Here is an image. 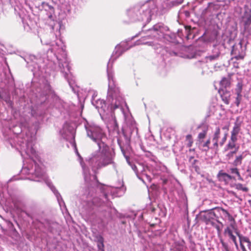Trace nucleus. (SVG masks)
Returning <instances> with one entry per match:
<instances>
[{
  "label": "nucleus",
  "instance_id": "nucleus-1",
  "mask_svg": "<svg viewBox=\"0 0 251 251\" xmlns=\"http://www.w3.org/2000/svg\"><path fill=\"white\" fill-rule=\"evenodd\" d=\"M13 132L17 134L14 138L16 148L24 158L25 166L21 170L22 174L30 175L28 178L34 181L44 180L56 196L60 207L66 208L61 195L52 183L47 180L44 170L39 163L38 155L34 148L35 133H31L25 127L20 126H15Z\"/></svg>",
  "mask_w": 251,
  "mask_h": 251
},
{
  "label": "nucleus",
  "instance_id": "nucleus-2",
  "mask_svg": "<svg viewBox=\"0 0 251 251\" xmlns=\"http://www.w3.org/2000/svg\"><path fill=\"white\" fill-rule=\"evenodd\" d=\"M87 135L93 141L97 143L98 149L93 152L86 162L95 173L97 170L112 165L116 170V164L114 162L115 153L105 142L106 137L102 129L94 124H87L85 126Z\"/></svg>",
  "mask_w": 251,
  "mask_h": 251
},
{
  "label": "nucleus",
  "instance_id": "nucleus-3",
  "mask_svg": "<svg viewBox=\"0 0 251 251\" xmlns=\"http://www.w3.org/2000/svg\"><path fill=\"white\" fill-rule=\"evenodd\" d=\"M111 61L113 62L112 60H109L107 65V70L108 80L107 101L109 105L107 107L105 102L103 100H98L95 101V104L94 103V101H92L93 104L95 105L97 109H101L104 112L106 113L111 112L113 110L117 108H120L123 112V106L126 105L120 92L119 88L116 87L113 73L109 68L110 62Z\"/></svg>",
  "mask_w": 251,
  "mask_h": 251
},
{
  "label": "nucleus",
  "instance_id": "nucleus-4",
  "mask_svg": "<svg viewBox=\"0 0 251 251\" xmlns=\"http://www.w3.org/2000/svg\"><path fill=\"white\" fill-rule=\"evenodd\" d=\"M168 28L162 23H157L154 25L152 28L147 31V35L142 37L139 40L136 41L133 45H130L126 42H121L117 45L113 51L110 61H114L118 57L121 56L123 52L128 50L132 47L140 45H148L149 46H154L153 42L145 41L147 39H153L157 41H161L166 36L165 32L168 30Z\"/></svg>",
  "mask_w": 251,
  "mask_h": 251
},
{
  "label": "nucleus",
  "instance_id": "nucleus-5",
  "mask_svg": "<svg viewBox=\"0 0 251 251\" xmlns=\"http://www.w3.org/2000/svg\"><path fill=\"white\" fill-rule=\"evenodd\" d=\"M45 44L50 45L48 53L50 51L53 52L58 60L61 72L65 78L69 81L70 75V66L68 59L65 51V46L61 39H57L55 42H45Z\"/></svg>",
  "mask_w": 251,
  "mask_h": 251
},
{
  "label": "nucleus",
  "instance_id": "nucleus-6",
  "mask_svg": "<svg viewBox=\"0 0 251 251\" xmlns=\"http://www.w3.org/2000/svg\"><path fill=\"white\" fill-rule=\"evenodd\" d=\"M155 7L153 0H149L128 10L127 15L131 22L143 21L148 24L151 21L152 10Z\"/></svg>",
  "mask_w": 251,
  "mask_h": 251
},
{
  "label": "nucleus",
  "instance_id": "nucleus-7",
  "mask_svg": "<svg viewBox=\"0 0 251 251\" xmlns=\"http://www.w3.org/2000/svg\"><path fill=\"white\" fill-rule=\"evenodd\" d=\"M60 134L62 137V138H64V139L66 140L71 139L73 140V145L74 147L75 152L78 157V160L82 167L85 181L86 182L88 183L89 182V181L91 179V178H92L93 179H96V176L90 175L89 169L86 166L85 164L82 162V158L81 157L79 153H78V151L76 149L75 144L74 143V137L73 135V130L68 126V124H65L64 125L62 129L60 131Z\"/></svg>",
  "mask_w": 251,
  "mask_h": 251
},
{
  "label": "nucleus",
  "instance_id": "nucleus-8",
  "mask_svg": "<svg viewBox=\"0 0 251 251\" xmlns=\"http://www.w3.org/2000/svg\"><path fill=\"white\" fill-rule=\"evenodd\" d=\"M126 160L136 174L137 177L144 183L151 181V174L154 176L157 175V173L154 170L151 169L148 165L139 162L132 164L129 162L127 157Z\"/></svg>",
  "mask_w": 251,
  "mask_h": 251
},
{
  "label": "nucleus",
  "instance_id": "nucleus-9",
  "mask_svg": "<svg viewBox=\"0 0 251 251\" xmlns=\"http://www.w3.org/2000/svg\"><path fill=\"white\" fill-rule=\"evenodd\" d=\"M250 44V41L243 38L240 41L232 46L231 54L237 59H242L244 56V51L247 44Z\"/></svg>",
  "mask_w": 251,
  "mask_h": 251
},
{
  "label": "nucleus",
  "instance_id": "nucleus-10",
  "mask_svg": "<svg viewBox=\"0 0 251 251\" xmlns=\"http://www.w3.org/2000/svg\"><path fill=\"white\" fill-rule=\"evenodd\" d=\"M126 126H125L123 128V133L125 138L126 142L129 143L131 136L134 133L137 134V129L136 127L134 122L131 120L129 125H128L127 122H126Z\"/></svg>",
  "mask_w": 251,
  "mask_h": 251
},
{
  "label": "nucleus",
  "instance_id": "nucleus-11",
  "mask_svg": "<svg viewBox=\"0 0 251 251\" xmlns=\"http://www.w3.org/2000/svg\"><path fill=\"white\" fill-rule=\"evenodd\" d=\"M220 131L221 130L220 127H216L211 140V148L213 149H217L218 148L219 144L221 146H222L226 140V134H225L221 140L219 142V140L220 137Z\"/></svg>",
  "mask_w": 251,
  "mask_h": 251
},
{
  "label": "nucleus",
  "instance_id": "nucleus-12",
  "mask_svg": "<svg viewBox=\"0 0 251 251\" xmlns=\"http://www.w3.org/2000/svg\"><path fill=\"white\" fill-rule=\"evenodd\" d=\"M121 189L119 188L106 187L105 191L103 192V197L106 201V205L110 207L111 206V202L108 201V196L109 194L111 195L112 197H119L120 195L118 194V191Z\"/></svg>",
  "mask_w": 251,
  "mask_h": 251
},
{
  "label": "nucleus",
  "instance_id": "nucleus-13",
  "mask_svg": "<svg viewBox=\"0 0 251 251\" xmlns=\"http://www.w3.org/2000/svg\"><path fill=\"white\" fill-rule=\"evenodd\" d=\"M220 50L217 47H214L210 54L206 57V61H213L217 60L220 55Z\"/></svg>",
  "mask_w": 251,
  "mask_h": 251
},
{
  "label": "nucleus",
  "instance_id": "nucleus-14",
  "mask_svg": "<svg viewBox=\"0 0 251 251\" xmlns=\"http://www.w3.org/2000/svg\"><path fill=\"white\" fill-rule=\"evenodd\" d=\"M244 13L243 18L246 24L251 22V3L250 5H246L244 7Z\"/></svg>",
  "mask_w": 251,
  "mask_h": 251
},
{
  "label": "nucleus",
  "instance_id": "nucleus-15",
  "mask_svg": "<svg viewBox=\"0 0 251 251\" xmlns=\"http://www.w3.org/2000/svg\"><path fill=\"white\" fill-rule=\"evenodd\" d=\"M241 131V123L235 122L234 123L233 129L231 132V136L233 139L237 138L238 134Z\"/></svg>",
  "mask_w": 251,
  "mask_h": 251
},
{
  "label": "nucleus",
  "instance_id": "nucleus-16",
  "mask_svg": "<svg viewBox=\"0 0 251 251\" xmlns=\"http://www.w3.org/2000/svg\"><path fill=\"white\" fill-rule=\"evenodd\" d=\"M234 230L231 227H226L224 230V234L227 235L229 238L233 241L236 246H237L236 238L233 234Z\"/></svg>",
  "mask_w": 251,
  "mask_h": 251
},
{
  "label": "nucleus",
  "instance_id": "nucleus-17",
  "mask_svg": "<svg viewBox=\"0 0 251 251\" xmlns=\"http://www.w3.org/2000/svg\"><path fill=\"white\" fill-rule=\"evenodd\" d=\"M228 221L230 222V224L227 227H231L234 231V232L236 234V235L238 236L240 234L239 230L238 229L236 221L234 219V218L232 217L231 215L227 218Z\"/></svg>",
  "mask_w": 251,
  "mask_h": 251
},
{
  "label": "nucleus",
  "instance_id": "nucleus-18",
  "mask_svg": "<svg viewBox=\"0 0 251 251\" xmlns=\"http://www.w3.org/2000/svg\"><path fill=\"white\" fill-rule=\"evenodd\" d=\"M245 156L246 155L244 152H242L239 155H236L234 160L232 162V165L234 167H237L241 165L242 163V160L245 157Z\"/></svg>",
  "mask_w": 251,
  "mask_h": 251
},
{
  "label": "nucleus",
  "instance_id": "nucleus-19",
  "mask_svg": "<svg viewBox=\"0 0 251 251\" xmlns=\"http://www.w3.org/2000/svg\"><path fill=\"white\" fill-rule=\"evenodd\" d=\"M211 141L210 139L207 140L206 142H203V141L199 143V146L200 148H201L202 150L205 151H208L209 149L211 148V146H210Z\"/></svg>",
  "mask_w": 251,
  "mask_h": 251
},
{
  "label": "nucleus",
  "instance_id": "nucleus-20",
  "mask_svg": "<svg viewBox=\"0 0 251 251\" xmlns=\"http://www.w3.org/2000/svg\"><path fill=\"white\" fill-rule=\"evenodd\" d=\"M228 173L232 175H236L238 177V179L240 180H243V178L241 177L239 170L236 167H232L228 170Z\"/></svg>",
  "mask_w": 251,
  "mask_h": 251
},
{
  "label": "nucleus",
  "instance_id": "nucleus-21",
  "mask_svg": "<svg viewBox=\"0 0 251 251\" xmlns=\"http://www.w3.org/2000/svg\"><path fill=\"white\" fill-rule=\"evenodd\" d=\"M219 176L220 177L223 178L225 180H229L232 179V178H235L234 176H231L229 174L221 172L219 173Z\"/></svg>",
  "mask_w": 251,
  "mask_h": 251
},
{
  "label": "nucleus",
  "instance_id": "nucleus-22",
  "mask_svg": "<svg viewBox=\"0 0 251 251\" xmlns=\"http://www.w3.org/2000/svg\"><path fill=\"white\" fill-rule=\"evenodd\" d=\"M238 236L239 237V239H241V241H244V242L248 244V248L249 250L251 251V242L250 241L249 238L246 236H243L240 234L238 235Z\"/></svg>",
  "mask_w": 251,
  "mask_h": 251
},
{
  "label": "nucleus",
  "instance_id": "nucleus-23",
  "mask_svg": "<svg viewBox=\"0 0 251 251\" xmlns=\"http://www.w3.org/2000/svg\"><path fill=\"white\" fill-rule=\"evenodd\" d=\"M220 84L221 87L220 89H223L226 88V87L229 86L230 82L228 78L224 77L221 80Z\"/></svg>",
  "mask_w": 251,
  "mask_h": 251
},
{
  "label": "nucleus",
  "instance_id": "nucleus-24",
  "mask_svg": "<svg viewBox=\"0 0 251 251\" xmlns=\"http://www.w3.org/2000/svg\"><path fill=\"white\" fill-rule=\"evenodd\" d=\"M237 140V138L233 139L232 137H230V140L229 141L227 145V148L228 149H232L235 148L236 146V142Z\"/></svg>",
  "mask_w": 251,
  "mask_h": 251
},
{
  "label": "nucleus",
  "instance_id": "nucleus-25",
  "mask_svg": "<svg viewBox=\"0 0 251 251\" xmlns=\"http://www.w3.org/2000/svg\"><path fill=\"white\" fill-rule=\"evenodd\" d=\"M236 189L239 190H242L244 192H248V188L245 186H244L242 184L238 183L235 185Z\"/></svg>",
  "mask_w": 251,
  "mask_h": 251
},
{
  "label": "nucleus",
  "instance_id": "nucleus-26",
  "mask_svg": "<svg viewBox=\"0 0 251 251\" xmlns=\"http://www.w3.org/2000/svg\"><path fill=\"white\" fill-rule=\"evenodd\" d=\"M243 85L241 83L238 82L235 89L236 94H241L242 90Z\"/></svg>",
  "mask_w": 251,
  "mask_h": 251
},
{
  "label": "nucleus",
  "instance_id": "nucleus-27",
  "mask_svg": "<svg viewBox=\"0 0 251 251\" xmlns=\"http://www.w3.org/2000/svg\"><path fill=\"white\" fill-rule=\"evenodd\" d=\"M206 134V131H202L200 132L198 135L199 142L200 143L202 141L203 139L205 138Z\"/></svg>",
  "mask_w": 251,
  "mask_h": 251
},
{
  "label": "nucleus",
  "instance_id": "nucleus-28",
  "mask_svg": "<svg viewBox=\"0 0 251 251\" xmlns=\"http://www.w3.org/2000/svg\"><path fill=\"white\" fill-rule=\"evenodd\" d=\"M221 214L223 215V216H224V218L225 219H227L231 215L229 213V212L227 210H226L225 209L221 208Z\"/></svg>",
  "mask_w": 251,
  "mask_h": 251
},
{
  "label": "nucleus",
  "instance_id": "nucleus-29",
  "mask_svg": "<svg viewBox=\"0 0 251 251\" xmlns=\"http://www.w3.org/2000/svg\"><path fill=\"white\" fill-rule=\"evenodd\" d=\"M241 98H242L241 94H237V97L236 98L235 103H236V104L237 106H239V105L241 102Z\"/></svg>",
  "mask_w": 251,
  "mask_h": 251
},
{
  "label": "nucleus",
  "instance_id": "nucleus-30",
  "mask_svg": "<svg viewBox=\"0 0 251 251\" xmlns=\"http://www.w3.org/2000/svg\"><path fill=\"white\" fill-rule=\"evenodd\" d=\"M221 244H222V247L224 248V249H225V250L226 251H228V245L227 243H225V242H224L223 240H221Z\"/></svg>",
  "mask_w": 251,
  "mask_h": 251
},
{
  "label": "nucleus",
  "instance_id": "nucleus-31",
  "mask_svg": "<svg viewBox=\"0 0 251 251\" xmlns=\"http://www.w3.org/2000/svg\"><path fill=\"white\" fill-rule=\"evenodd\" d=\"M238 150V147L236 148L234 151H230V152H228V154H227V156L229 158L232 157L233 154L237 151Z\"/></svg>",
  "mask_w": 251,
  "mask_h": 251
},
{
  "label": "nucleus",
  "instance_id": "nucleus-32",
  "mask_svg": "<svg viewBox=\"0 0 251 251\" xmlns=\"http://www.w3.org/2000/svg\"><path fill=\"white\" fill-rule=\"evenodd\" d=\"M99 251H104V244H97Z\"/></svg>",
  "mask_w": 251,
  "mask_h": 251
},
{
  "label": "nucleus",
  "instance_id": "nucleus-33",
  "mask_svg": "<svg viewBox=\"0 0 251 251\" xmlns=\"http://www.w3.org/2000/svg\"><path fill=\"white\" fill-rule=\"evenodd\" d=\"M4 100L9 106H12V102L11 100H10V98L9 96L6 97L5 98Z\"/></svg>",
  "mask_w": 251,
  "mask_h": 251
},
{
  "label": "nucleus",
  "instance_id": "nucleus-34",
  "mask_svg": "<svg viewBox=\"0 0 251 251\" xmlns=\"http://www.w3.org/2000/svg\"><path fill=\"white\" fill-rule=\"evenodd\" d=\"M104 240L101 236L97 237V244L103 243Z\"/></svg>",
  "mask_w": 251,
  "mask_h": 251
},
{
  "label": "nucleus",
  "instance_id": "nucleus-35",
  "mask_svg": "<svg viewBox=\"0 0 251 251\" xmlns=\"http://www.w3.org/2000/svg\"><path fill=\"white\" fill-rule=\"evenodd\" d=\"M239 240H240V244L241 248L242 250H243V249H245V247L243 244V243L244 242V241H241V239H239Z\"/></svg>",
  "mask_w": 251,
  "mask_h": 251
},
{
  "label": "nucleus",
  "instance_id": "nucleus-36",
  "mask_svg": "<svg viewBox=\"0 0 251 251\" xmlns=\"http://www.w3.org/2000/svg\"><path fill=\"white\" fill-rule=\"evenodd\" d=\"M247 171L248 173H249V175H251V167H249Z\"/></svg>",
  "mask_w": 251,
  "mask_h": 251
},
{
  "label": "nucleus",
  "instance_id": "nucleus-37",
  "mask_svg": "<svg viewBox=\"0 0 251 251\" xmlns=\"http://www.w3.org/2000/svg\"><path fill=\"white\" fill-rule=\"evenodd\" d=\"M223 100L224 101V102L226 104H227L229 103V100L227 99H226V98L225 99H223Z\"/></svg>",
  "mask_w": 251,
  "mask_h": 251
},
{
  "label": "nucleus",
  "instance_id": "nucleus-38",
  "mask_svg": "<svg viewBox=\"0 0 251 251\" xmlns=\"http://www.w3.org/2000/svg\"><path fill=\"white\" fill-rule=\"evenodd\" d=\"M216 229L218 231V232H221V229L220 228V227L219 226H216Z\"/></svg>",
  "mask_w": 251,
  "mask_h": 251
},
{
  "label": "nucleus",
  "instance_id": "nucleus-39",
  "mask_svg": "<svg viewBox=\"0 0 251 251\" xmlns=\"http://www.w3.org/2000/svg\"><path fill=\"white\" fill-rule=\"evenodd\" d=\"M192 142L189 141V143L188 144V147H190L192 146Z\"/></svg>",
  "mask_w": 251,
  "mask_h": 251
},
{
  "label": "nucleus",
  "instance_id": "nucleus-40",
  "mask_svg": "<svg viewBox=\"0 0 251 251\" xmlns=\"http://www.w3.org/2000/svg\"><path fill=\"white\" fill-rule=\"evenodd\" d=\"M183 1V0H177V2L178 3H181Z\"/></svg>",
  "mask_w": 251,
  "mask_h": 251
},
{
  "label": "nucleus",
  "instance_id": "nucleus-41",
  "mask_svg": "<svg viewBox=\"0 0 251 251\" xmlns=\"http://www.w3.org/2000/svg\"><path fill=\"white\" fill-rule=\"evenodd\" d=\"M93 202L94 203H95V202H96V199H94V200H93Z\"/></svg>",
  "mask_w": 251,
  "mask_h": 251
},
{
  "label": "nucleus",
  "instance_id": "nucleus-42",
  "mask_svg": "<svg viewBox=\"0 0 251 251\" xmlns=\"http://www.w3.org/2000/svg\"><path fill=\"white\" fill-rule=\"evenodd\" d=\"M242 251H247V250L245 249H243V250H242Z\"/></svg>",
  "mask_w": 251,
  "mask_h": 251
},
{
  "label": "nucleus",
  "instance_id": "nucleus-43",
  "mask_svg": "<svg viewBox=\"0 0 251 251\" xmlns=\"http://www.w3.org/2000/svg\"><path fill=\"white\" fill-rule=\"evenodd\" d=\"M97 205H99V206H101V205H102V204H97Z\"/></svg>",
  "mask_w": 251,
  "mask_h": 251
},
{
  "label": "nucleus",
  "instance_id": "nucleus-44",
  "mask_svg": "<svg viewBox=\"0 0 251 251\" xmlns=\"http://www.w3.org/2000/svg\"><path fill=\"white\" fill-rule=\"evenodd\" d=\"M249 176L251 177V175H249Z\"/></svg>",
  "mask_w": 251,
  "mask_h": 251
},
{
  "label": "nucleus",
  "instance_id": "nucleus-45",
  "mask_svg": "<svg viewBox=\"0 0 251 251\" xmlns=\"http://www.w3.org/2000/svg\"><path fill=\"white\" fill-rule=\"evenodd\" d=\"M194 151V150H190V151Z\"/></svg>",
  "mask_w": 251,
  "mask_h": 251
}]
</instances>
